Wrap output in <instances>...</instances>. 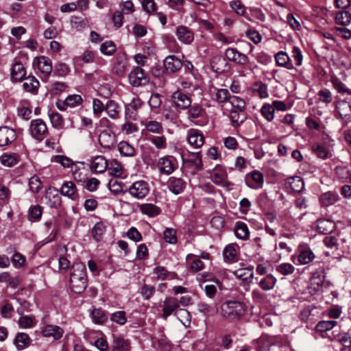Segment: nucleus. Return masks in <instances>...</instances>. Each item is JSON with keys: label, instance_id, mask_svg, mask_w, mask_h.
I'll return each instance as SVG.
<instances>
[{"label": "nucleus", "instance_id": "1", "mask_svg": "<svg viewBox=\"0 0 351 351\" xmlns=\"http://www.w3.org/2000/svg\"><path fill=\"white\" fill-rule=\"evenodd\" d=\"M87 287L86 266L82 263H74L71 269L70 287L73 292L82 293Z\"/></svg>", "mask_w": 351, "mask_h": 351}, {"label": "nucleus", "instance_id": "2", "mask_svg": "<svg viewBox=\"0 0 351 351\" xmlns=\"http://www.w3.org/2000/svg\"><path fill=\"white\" fill-rule=\"evenodd\" d=\"M245 311L243 303L235 300H229L221 304L219 315L226 319L235 321L243 317Z\"/></svg>", "mask_w": 351, "mask_h": 351}, {"label": "nucleus", "instance_id": "3", "mask_svg": "<svg viewBox=\"0 0 351 351\" xmlns=\"http://www.w3.org/2000/svg\"><path fill=\"white\" fill-rule=\"evenodd\" d=\"M29 132L31 136L38 141H43L49 134L46 123L40 119H34L31 121Z\"/></svg>", "mask_w": 351, "mask_h": 351}, {"label": "nucleus", "instance_id": "4", "mask_svg": "<svg viewBox=\"0 0 351 351\" xmlns=\"http://www.w3.org/2000/svg\"><path fill=\"white\" fill-rule=\"evenodd\" d=\"M325 272L323 269H319L313 273L311 278V286L315 292L323 291L324 288L330 287V283L325 280Z\"/></svg>", "mask_w": 351, "mask_h": 351}, {"label": "nucleus", "instance_id": "5", "mask_svg": "<svg viewBox=\"0 0 351 351\" xmlns=\"http://www.w3.org/2000/svg\"><path fill=\"white\" fill-rule=\"evenodd\" d=\"M128 79L130 84L135 87L145 85L149 82L145 71L139 66H136L131 71Z\"/></svg>", "mask_w": 351, "mask_h": 351}, {"label": "nucleus", "instance_id": "6", "mask_svg": "<svg viewBox=\"0 0 351 351\" xmlns=\"http://www.w3.org/2000/svg\"><path fill=\"white\" fill-rule=\"evenodd\" d=\"M158 168L161 173L169 175L176 169V160L171 156H166L159 158Z\"/></svg>", "mask_w": 351, "mask_h": 351}, {"label": "nucleus", "instance_id": "7", "mask_svg": "<svg viewBox=\"0 0 351 351\" xmlns=\"http://www.w3.org/2000/svg\"><path fill=\"white\" fill-rule=\"evenodd\" d=\"M225 57L229 61L239 65H245L249 62V58L245 54L232 47H229L226 50Z\"/></svg>", "mask_w": 351, "mask_h": 351}, {"label": "nucleus", "instance_id": "8", "mask_svg": "<svg viewBox=\"0 0 351 351\" xmlns=\"http://www.w3.org/2000/svg\"><path fill=\"white\" fill-rule=\"evenodd\" d=\"M149 191L147 183L142 180L134 182L128 190L130 195L137 199L145 197L148 194Z\"/></svg>", "mask_w": 351, "mask_h": 351}, {"label": "nucleus", "instance_id": "9", "mask_svg": "<svg viewBox=\"0 0 351 351\" xmlns=\"http://www.w3.org/2000/svg\"><path fill=\"white\" fill-rule=\"evenodd\" d=\"M178 309H180L178 300L174 297L167 298L163 302L162 317L167 319L172 313L175 314Z\"/></svg>", "mask_w": 351, "mask_h": 351}, {"label": "nucleus", "instance_id": "10", "mask_svg": "<svg viewBox=\"0 0 351 351\" xmlns=\"http://www.w3.org/2000/svg\"><path fill=\"white\" fill-rule=\"evenodd\" d=\"M16 139L14 130L7 127H0V147L8 145Z\"/></svg>", "mask_w": 351, "mask_h": 351}, {"label": "nucleus", "instance_id": "11", "mask_svg": "<svg viewBox=\"0 0 351 351\" xmlns=\"http://www.w3.org/2000/svg\"><path fill=\"white\" fill-rule=\"evenodd\" d=\"M263 174L257 170H254L251 173L246 175L245 183L252 189L261 188L263 183Z\"/></svg>", "mask_w": 351, "mask_h": 351}, {"label": "nucleus", "instance_id": "12", "mask_svg": "<svg viewBox=\"0 0 351 351\" xmlns=\"http://www.w3.org/2000/svg\"><path fill=\"white\" fill-rule=\"evenodd\" d=\"M60 192L55 187H49L45 193V198L51 208H58L62 204Z\"/></svg>", "mask_w": 351, "mask_h": 351}, {"label": "nucleus", "instance_id": "13", "mask_svg": "<svg viewBox=\"0 0 351 351\" xmlns=\"http://www.w3.org/2000/svg\"><path fill=\"white\" fill-rule=\"evenodd\" d=\"M186 182L182 178L170 177L167 181L169 190L175 195L181 193L186 188Z\"/></svg>", "mask_w": 351, "mask_h": 351}, {"label": "nucleus", "instance_id": "14", "mask_svg": "<svg viewBox=\"0 0 351 351\" xmlns=\"http://www.w3.org/2000/svg\"><path fill=\"white\" fill-rule=\"evenodd\" d=\"M335 110L342 119L351 121V104L346 100H339L335 104Z\"/></svg>", "mask_w": 351, "mask_h": 351}, {"label": "nucleus", "instance_id": "15", "mask_svg": "<svg viewBox=\"0 0 351 351\" xmlns=\"http://www.w3.org/2000/svg\"><path fill=\"white\" fill-rule=\"evenodd\" d=\"M173 104L182 109H186L191 105L190 97L180 90L174 92L172 95Z\"/></svg>", "mask_w": 351, "mask_h": 351}, {"label": "nucleus", "instance_id": "16", "mask_svg": "<svg viewBox=\"0 0 351 351\" xmlns=\"http://www.w3.org/2000/svg\"><path fill=\"white\" fill-rule=\"evenodd\" d=\"M98 141L101 147L106 149H111L116 144L115 136L108 130L102 131L98 137Z\"/></svg>", "mask_w": 351, "mask_h": 351}, {"label": "nucleus", "instance_id": "17", "mask_svg": "<svg viewBox=\"0 0 351 351\" xmlns=\"http://www.w3.org/2000/svg\"><path fill=\"white\" fill-rule=\"evenodd\" d=\"M187 141L193 147L199 148L204 143V137L197 130L191 129L188 131Z\"/></svg>", "mask_w": 351, "mask_h": 351}, {"label": "nucleus", "instance_id": "18", "mask_svg": "<svg viewBox=\"0 0 351 351\" xmlns=\"http://www.w3.org/2000/svg\"><path fill=\"white\" fill-rule=\"evenodd\" d=\"M176 36L178 39L184 44H190L194 38L193 32L189 28L183 25L177 27Z\"/></svg>", "mask_w": 351, "mask_h": 351}, {"label": "nucleus", "instance_id": "19", "mask_svg": "<svg viewBox=\"0 0 351 351\" xmlns=\"http://www.w3.org/2000/svg\"><path fill=\"white\" fill-rule=\"evenodd\" d=\"M298 251V261L301 265L308 264L315 258L313 251L307 246L300 247Z\"/></svg>", "mask_w": 351, "mask_h": 351}, {"label": "nucleus", "instance_id": "20", "mask_svg": "<svg viewBox=\"0 0 351 351\" xmlns=\"http://www.w3.org/2000/svg\"><path fill=\"white\" fill-rule=\"evenodd\" d=\"M164 66L167 71L176 73L182 66V63L175 56H169L164 60Z\"/></svg>", "mask_w": 351, "mask_h": 351}, {"label": "nucleus", "instance_id": "21", "mask_svg": "<svg viewBox=\"0 0 351 351\" xmlns=\"http://www.w3.org/2000/svg\"><path fill=\"white\" fill-rule=\"evenodd\" d=\"M286 187L294 193H300L304 189V182L299 176L289 177L285 182Z\"/></svg>", "mask_w": 351, "mask_h": 351}, {"label": "nucleus", "instance_id": "22", "mask_svg": "<svg viewBox=\"0 0 351 351\" xmlns=\"http://www.w3.org/2000/svg\"><path fill=\"white\" fill-rule=\"evenodd\" d=\"M130 343L121 337H114L110 346V351H130Z\"/></svg>", "mask_w": 351, "mask_h": 351}, {"label": "nucleus", "instance_id": "23", "mask_svg": "<svg viewBox=\"0 0 351 351\" xmlns=\"http://www.w3.org/2000/svg\"><path fill=\"white\" fill-rule=\"evenodd\" d=\"M26 75V71L23 64L16 62H15L11 69V77L14 81H21Z\"/></svg>", "mask_w": 351, "mask_h": 351}, {"label": "nucleus", "instance_id": "24", "mask_svg": "<svg viewBox=\"0 0 351 351\" xmlns=\"http://www.w3.org/2000/svg\"><path fill=\"white\" fill-rule=\"evenodd\" d=\"M42 333L44 337H52L54 339L58 340L62 337L63 330L57 326L48 325L45 327Z\"/></svg>", "mask_w": 351, "mask_h": 351}, {"label": "nucleus", "instance_id": "25", "mask_svg": "<svg viewBox=\"0 0 351 351\" xmlns=\"http://www.w3.org/2000/svg\"><path fill=\"white\" fill-rule=\"evenodd\" d=\"M107 167V160L103 156H97L93 159L90 168L96 173H103Z\"/></svg>", "mask_w": 351, "mask_h": 351}, {"label": "nucleus", "instance_id": "26", "mask_svg": "<svg viewBox=\"0 0 351 351\" xmlns=\"http://www.w3.org/2000/svg\"><path fill=\"white\" fill-rule=\"evenodd\" d=\"M235 236L241 240H246L249 238L250 231L247 226L243 221H237L234 226Z\"/></svg>", "mask_w": 351, "mask_h": 351}, {"label": "nucleus", "instance_id": "27", "mask_svg": "<svg viewBox=\"0 0 351 351\" xmlns=\"http://www.w3.org/2000/svg\"><path fill=\"white\" fill-rule=\"evenodd\" d=\"M276 64L279 66L285 67L291 70L294 69L293 64L290 61V58L287 53L284 51H279L275 56Z\"/></svg>", "mask_w": 351, "mask_h": 351}, {"label": "nucleus", "instance_id": "28", "mask_svg": "<svg viewBox=\"0 0 351 351\" xmlns=\"http://www.w3.org/2000/svg\"><path fill=\"white\" fill-rule=\"evenodd\" d=\"M335 223L330 220L319 219L317 221V229L319 233L328 234L335 230Z\"/></svg>", "mask_w": 351, "mask_h": 351}, {"label": "nucleus", "instance_id": "29", "mask_svg": "<svg viewBox=\"0 0 351 351\" xmlns=\"http://www.w3.org/2000/svg\"><path fill=\"white\" fill-rule=\"evenodd\" d=\"M19 158L15 153H4L0 157V162L5 167H12L19 162Z\"/></svg>", "mask_w": 351, "mask_h": 351}, {"label": "nucleus", "instance_id": "30", "mask_svg": "<svg viewBox=\"0 0 351 351\" xmlns=\"http://www.w3.org/2000/svg\"><path fill=\"white\" fill-rule=\"evenodd\" d=\"M338 199L339 195L337 192L328 191L320 196L319 201L322 206L327 207L334 204Z\"/></svg>", "mask_w": 351, "mask_h": 351}, {"label": "nucleus", "instance_id": "31", "mask_svg": "<svg viewBox=\"0 0 351 351\" xmlns=\"http://www.w3.org/2000/svg\"><path fill=\"white\" fill-rule=\"evenodd\" d=\"M32 342V339L29 335L25 332H19L16 334L14 343L18 350H22L29 346Z\"/></svg>", "mask_w": 351, "mask_h": 351}, {"label": "nucleus", "instance_id": "32", "mask_svg": "<svg viewBox=\"0 0 351 351\" xmlns=\"http://www.w3.org/2000/svg\"><path fill=\"white\" fill-rule=\"evenodd\" d=\"M141 212L149 216V217H154L158 215L161 210L159 207L153 204L146 203L143 204L139 207Z\"/></svg>", "mask_w": 351, "mask_h": 351}, {"label": "nucleus", "instance_id": "33", "mask_svg": "<svg viewBox=\"0 0 351 351\" xmlns=\"http://www.w3.org/2000/svg\"><path fill=\"white\" fill-rule=\"evenodd\" d=\"M227 178L228 174L226 170L219 166L215 167L211 176L212 181L217 185L222 184Z\"/></svg>", "mask_w": 351, "mask_h": 351}, {"label": "nucleus", "instance_id": "34", "mask_svg": "<svg viewBox=\"0 0 351 351\" xmlns=\"http://www.w3.org/2000/svg\"><path fill=\"white\" fill-rule=\"evenodd\" d=\"M206 112L205 110L199 105L195 104L191 105L187 112L188 119L193 121L194 119L204 117Z\"/></svg>", "mask_w": 351, "mask_h": 351}, {"label": "nucleus", "instance_id": "35", "mask_svg": "<svg viewBox=\"0 0 351 351\" xmlns=\"http://www.w3.org/2000/svg\"><path fill=\"white\" fill-rule=\"evenodd\" d=\"M276 282V278L271 274H268L264 278H261L258 284L263 291H270L274 289Z\"/></svg>", "mask_w": 351, "mask_h": 351}, {"label": "nucleus", "instance_id": "36", "mask_svg": "<svg viewBox=\"0 0 351 351\" xmlns=\"http://www.w3.org/2000/svg\"><path fill=\"white\" fill-rule=\"evenodd\" d=\"M23 80L25 82H23V86L25 90L27 92H34L37 90L40 83L35 77L25 76Z\"/></svg>", "mask_w": 351, "mask_h": 351}, {"label": "nucleus", "instance_id": "37", "mask_svg": "<svg viewBox=\"0 0 351 351\" xmlns=\"http://www.w3.org/2000/svg\"><path fill=\"white\" fill-rule=\"evenodd\" d=\"M106 226L102 221H99L92 228V237L96 241H100L106 232Z\"/></svg>", "mask_w": 351, "mask_h": 351}, {"label": "nucleus", "instance_id": "38", "mask_svg": "<svg viewBox=\"0 0 351 351\" xmlns=\"http://www.w3.org/2000/svg\"><path fill=\"white\" fill-rule=\"evenodd\" d=\"M76 191L75 184L71 181H66L62 184L59 191L61 195L72 198V196L76 193Z\"/></svg>", "mask_w": 351, "mask_h": 351}, {"label": "nucleus", "instance_id": "39", "mask_svg": "<svg viewBox=\"0 0 351 351\" xmlns=\"http://www.w3.org/2000/svg\"><path fill=\"white\" fill-rule=\"evenodd\" d=\"M232 125L237 127L245 119V114L243 110H232L230 113Z\"/></svg>", "mask_w": 351, "mask_h": 351}, {"label": "nucleus", "instance_id": "40", "mask_svg": "<svg viewBox=\"0 0 351 351\" xmlns=\"http://www.w3.org/2000/svg\"><path fill=\"white\" fill-rule=\"evenodd\" d=\"M212 68L218 73H222L225 71V69L228 63L226 61V58H223L220 56H216L213 57L210 62Z\"/></svg>", "mask_w": 351, "mask_h": 351}, {"label": "nucleus", "instance_id": "41", "mask_svg": "<svg viewBox=\"0 0 351 351\" xmlns=\"http://www.w3.org/2000/svg\"><path fill=\"white\" fill-rule=\"evenodd\" d=\"M38 66L40 71L46 75H49L52 71L51 60L44 56L38 59Z\"/></svg>", "mask_w": 351, "mask_h": 351}, {"label": "nucleus", "instance_id": "42", "mask_svg": "<svg viewBox=\"0 0 351 351\" xmlns=\"http://www.w3.org/2000/svg\"><path fill=\"white\" fill-rule=\"evenodd\" d=\"M313 152L317 156V157L326 159L329 154L328 147L323 143H315L312 146Z\"/></svg>", "mask_w": 351, "mask_h": 351}, {"label": "nucleus", "instance_id": "43", "mask_svg": "<svg viewBox=\"0 0 351 351\" xmlns=\"http://www.w3.org/2000/svg\"><path fill=\"white\" fill-rule=\"evenodd\" d=\"M252 90L254 93L258 95L261 98L268 97L267 86L262 82H256L252 85Z\"/></svg>", "mask_w": 351, "mask_h": 351}, {"label": "nucleus", "instance_id": "44", "mask_svg": "<svg viewBox=\"0 0 351 351\" xmlns=\"http://www.w3.org/2000/svg\"><path fill=\"white\" fill-rule=\"evenodd\" d=\"M118 149L120 154L124 156L132 157L134 156V148L126 141L120 142L118 145Z\"/></svg>", "mask_w": 351, "mask_h": 351}, {"label": "nucleus", "instance_id": "45", "mask_svg": "<svg viewBox=\"0 0 351 351\" xmlns=\"http://www.w3.org/2000/svg\"><path fill=\"white\" fill-rule=\"evenodd\" d=\"M223 255L226 262L236 261L237 251L235 246L233 244L227 245L223 251Z\"/></svg>", "mask_w": 351, "mask_h": 351}, {"label": "nucleus", "instance_id": "46", "mask_svg": "<svg viewBox=\"0 0 351 351\" xmlns=\"http://www.w3.org/2000/svg\"><path fill=\"white\" fill-rule=\"evenodd\" d=\"M335 21L341 25H348L351 23V14L348 11H341L337 13Z\"/></svg>", "mask_w": 351, "mask_h": 351}, {"label": "nucleus", "instance_id": "47", "mask_svg": "<svg viewBox=\"0 0 351 351\" xmlns=\"http://www.w3.org/2000/svg\"><path fill=\"white\" fill-rule=\"evenodd\" d=\"M93 322L96 324H104L108 319V316L101 308H94L91 313Z\"/></svg>", "mask_w": 351, "mask_h": 351}, {"label": "nucleus", "instance_id": "48", "mask_svg": "<svg viewBox=\"0 0 351 351\" xmlns=\"http://www.w3.org/2000/svg\"><path fill=\"white\" fill-rule=\"evenodd\" d=\"M118 108L119 106L113 100H110L106 104L105 110L106 111L110 117L112 119H117L119 117V112Z\"/></svg>", "mask_w": 351, "mask_h": 351}, {"label": "nucleus", "instance_id": "49", "mask_svg": "<svg viewBox=\"0 0 351 351\" xmlns=\"http://www.w3.org/2000/svg\"><path fill=\"white\" fill-rule=\"evenodd\" d=\"M331 82L335 89L339 93H347L351 95V90L346 88L345 84L337 77L331 78Z\"/></svg>", "mask_w": 351, "mask_h": 351}, {"label": "nucleus", "instance_id": "50", "mask_svg": "<svg viewBox=\"0 0 351 351\" xmlns=\"http://www.w3.org/2000/svg\"><path fill=\"white\" fill-rule=\"evenodd\" d=\"M155 292V287L147 284H143L140 289V293L145 300H149L154 295Z\"/></svg>", "mask_w": 351, "mask_h": 351}, {"label": "nucleus", "instance_id": "51", "mask_svg": "<svg viewBox=\"0 0 351 351\" xmlns=\"http://www.w3.org/2000/svg\"><path fill=\"white\" fill-rule=\"evenodd\" d=\"M49 119L53 128L57 129L62 128L64 120L60 114L57 112H52L49 114Z\"/></svg>", "mask_w": 351, "mask_h": 351}, {"label": "nucleus", "instance_id": "52", "mask_svg": "<svg viewBox=\"0 0 351 351\" xmlns=\"http://www.w3.org/2000/svg\"><path fill=\"white\" fill-rule=\"evenodd\" d=\"M175 315L178 317V319L184 324H190L191 322V314L190 313L184 308H180L176 311Z\"/></svg>", "mask_w": 351, "mask_h": 351}, {"label": "nucleus", "instance_id": "53", "mask_svg": "<svg viewBox=\"0 0 351 351\" xmlns=\"http://www.w3.org/2000/svg\"><path fill=\"white\" fill-rule=\"evenodd\" d=\"M43 214V207L40 205L32 206L28 210V217L34 220H39Z\"/></svg>", "mask_w": 351, "mask_h": 351}, {"label": "nucleus", "instance_id": "54", "mask_svg": "<svg viewBox=\"0 0 351 351\" xmlns=\"http://www.w3.org/2000/svg\"><path fill=\"white\" fill-rule=\"evenodd\" d=\"M230 95L228 89H218L215 93V100L219 104H223L229 101Z\"/></svg>", "mask_w": 351, "mask_h": 351}, {"label": "nucleus", "instance_id": "55", "mask_svg": "<svg viewBox=\"0 0 351 351\" xmlns=\"http://www.w3.org/2000/svg\"><path fill=\"white\" fill-rule=\"evenodd\" d=\"M276 271L283 276L292 274L295 271V267L290 263H281L276 266Z\"/></svg>", "mask_w": 351, "mask_h": 351}, {"label": "nucleus", "instance_id": "56", "mask_svg": "<svg viewBox=\"0 0 351 351\" xmlns=\"http://www.w3.org/2000/svg\"><path fill=\"white\" fill-rule=\"evenodd\" d=\"M100 50L102 53L110 56L115 52L116 46L112 41H106L101 45Z\"/></svg>", "mask_w": 351, "mask_h": 351}, {"label": "nucleus", "instance_id": "57", "mask_svg": "<svg viewBox=\"0 0 351 351\" xmlns=\"http://www.w3.org/2000/svg\"><path fill=\"white\" fill-rule=\"evenodd\" d=\"M146 129L153 133L161 134L163 132V128L160 122L156 121H149L145 125Z\"/></svg>", "mask_w": 351, "mask_h": 351}, {"label": "nucleus", "instance_id": "58", "mask_svg": "<svg viewBox=\"0 0 351 351\" xmlns=\"http://www.w3.org/2000/svg\"><path fill=\"white\" fill-rule=\"evenodd\" d=\"M274 112V107L270 104H264L261 108V114L268 121L273 120Z\"/></svg>", "mask_w": 351, "mask_h": 351}, {"label": "nucleus", "instance_id": "59", "mask_svg": "<svg viewBox=\"0 0 351 351\" xmlns=\"http://www.w3.org/2000/svg\"><path fill=\"white\" fill-rule=\"evenodd\" d=\"M228 101L231 104L232 107L237 108V110H243L245 109V101L237 96L230 95Z\"/></svg>", "mask_w": 351, "mask_h": 351}, {"label": "nucleus", "instance_id": "60", "mask_svg": "<svg viewBox=\"0 0 351 351\" xmlns=\"http://www.w3.org/2000/svg\"><path fill=\"white\" fill-rule=\"evenodd\" d=\"M82 99L79 95H72L68 96L62 102L63 106H68L69 107L75 106V105L81 104Z\"/></svg>", "mask_w": 351, "mask_h": 351}, {"label": "nucleus", "instance_id": "61", "mask_svg": "<svg viewBox=\"0 0 351 351\" xmlns=\"http://www.w3.org/2000/svg\"><path fill=\"white\" fill-rule=\"evenodd\" d=\"M53 161L61 164V165L65 168H69L74 165V162L71 158L63 155L55 156Z\"/></svg>", "mask_w": 351, "mask_h": 351}, {"label": "nucleus", "instance_id": "62", "mask_svg": "<svg viewBox=\"0 0 351 351\" xmlns=\"http://www.w3.org/2000/svg\"><path fill=\"white\" fill-rule=\"evenodd\" d=\"M29 185L30 190L34 193H38L43 187L42 182L37 176H33L29 179Z\"/></svg>", "mask_w": 351, "mask_h": 351}, {"label": "nucleus", "instance_id": "63", "mask_svg": "<svg viewBox=\"0 0 351 351\" xmlns=\"http://www.w3.org/2000/svg\"><path fill=\"white\" fill-rule=\"evenodd\" d=\"M199 152H197L193 156L192 158L188 159L186 161L194 166V169L196 171H200L203 169V164Z\"/></svg>", "mask_w": 351, "mask_h": 351}, {"label": "nucleus", "instance_id": "64", "mask_svg": "<svg viewBox=\"0 0 351 351\" xmlns=\"http://www.w3.org/2000/svg\"><path fill=\"white\" fill-rule=\"evenodd\" d=\"M164 239L166 242L175 244L177 242L176 231L172 228H167L164 231Z\"/></svg>", "mask_w": 351, "mask_h": 351}]
</instances>
